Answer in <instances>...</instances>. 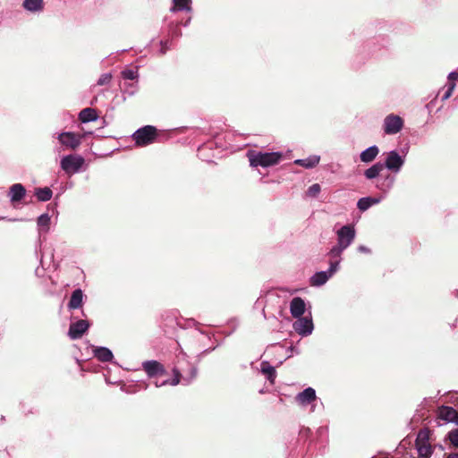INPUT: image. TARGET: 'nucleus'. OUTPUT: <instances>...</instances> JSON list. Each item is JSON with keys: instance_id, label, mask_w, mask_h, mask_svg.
Instances as JSON below:
<instances>
[{"instance_id": "8", "label": "nucleus", "mask_w": 458, "mask_h": 458, "mask_svg": "<svg viewBox=\"0 0 458 458\" xmlns=\"http://www.w3.org/2000/svg\"><path fill=\"white\" fill-rule=\"evenodd\" d=\"M89 326V322L84 319H79L75 322H72L67 335L72 340L80 339L88 331Z\"/></svg>"}, {"instance_id": "42", "label": "nucleus", "mask_w": 458, "mask_h": 458, "mask_svg": "<svg viewBox=\"0 0 458 458\" xmlns=\"http://www.w3.org/2000/svg\"><path fill=\"white\" fill-rule=\"evenodd\" d=\"M446 458H458V453L449 454Z\"/></svg>"}, {"instance_id": "14", "label": "nucleus", "mask_w": 458, "mask_h": 458, "mask_svg": "<svg viewBox=\"0 0 458 458\" xmlns=\"http://www.w3.org/2000/svg\"><path fill=\"white\" fill-rule=\"evenodd\" d=\"M306 310V304L302 298L294 297L290 302V312L293 318L301 317Z\"/></svg>"}, {"instance_id": "11", "label": "nucleus", "mask_w": 458, "mask_h": 458, "mask_svg": "<svg viewBox=\"0 0 458 458\" xmlns=\"http://www.w3.org/2000/svg\"><path fill=\"white\" fill-rule=\"evenodd\" d=\"M404 161L402 157L396 151H391L388 153L386 159L385 167L388 168L393 172H398L403 166Z\"/></svg>"}, {"instance_id": "32", "label": "nucleus", "mask_w": 458, "mask_h": 458, "mask_svg": "<svg viewBox=\"0 0 458 458\" xmlns=\"http://www.w3.org/2000/svg\"><path fill=\"white\" fill-rule=\"evenodd\" d=\"M346 248L341 246L339 243H337L336 246L333 247L329 252V255L332 259L339 258L343 252L344 250Z\"/></svg>"}, {"instance_id": "24", "label": "nucleus", "mask_w": 458, "mask_h": 458, "mask_svg": "<svg viewBox=\"0 0 458 458\" xmlns=\"http://www.w3.org/2000/svg\"><path fill=\"white\" fill-rule=\"evenodd\" d=\"M35 196L37 197L38 201L46 202L51 199L53 196V191L48 187L36 188Z\"/></svg>"}, {"instance_id": "19", "label": "nucleus", "mask_w": 458, "mask_h": 458, "mask_svg": "<svg viewBox=\"0 0 458 458\" xmlns=\"http://www.w3.org/2000/svg\"><path fill=\"white\" fill-rule=\"evenodd\" d=\"M155 378H156V380L154 381V385L157 387H161V386H167V385L176 386L180 383L181 373L179 372V370L177 369H174V377L172 379L166 378V379L160 380L157 377H155Z\"/></svg>"}, {"instance_id": "29", "label": "nucleus", "mask_w": 458, "mask_h": 458, "mask_svg": "<svg viewBox=\"0 0 458 458\" xmlns=\"http://www.w3.org/2000/svg\"><path fill=\"white\" fill-rule=\"evenodd\" d=\"M319 162V157H310L309 158H305V159H298L295 161V164L297 165H300L303 167H306V168H312L314 166H316Z\"/></svg>"}, {"instance_id": "25", "label": "nucleus", "mask_w": 458, "mask_h": 458, "mask_svg": "<svg viewBox=\"0 0 458 458\" xmlns=\"http://www.w3.org/2000/svg\"><path fill=\"white\" fill-rule=\"evenodd\" d=\"M379 202L378 199L372 198V197H365L361 198L358 200L357 208L360 211H366L369 209L371 206L377 204Z\"/></svg>"}, {"instance_id": "18", "label": "nucleus", "mask_w": 458, "mask_h": 458, "mask_svg": "<svg viewBox=\"0 0 458 458\" xmlns=\"http://www.w3.org/2000/svg\"><path fill=\"white\" fill-rule=\"evenodd\" d=\"M98 118V114L96 109L91 108V107H86L79 113V120L82 123H87L89 122L97 121Z\"/></svg>"}, {"instance_id": "23", "label": "nucleus", "mask_w": 458, "mask_h": 458, "mask_svg": "<svg viewBox=\"0 0 458 458\" xmlns=\"http://www.w3.org/2000/svg\"><path fill=\"white\" fill-rule=\"evenodd\" d=\"M385 165L381 162L374 164L372 166L365 170L364 175L367 179L371 180L377 177L384 170Z\"/></svg>"}, {"instance_id": "2", "label": "nucleus", "mask_w": 458, "mask_h": 458, "mask_svg": "<svg viewBox=\"0 0 458 458\" xmlns=\"http://www.w3.org/2000/svg\"><path fill=\"white\" fill-rule=\"evenodd\" d=\"M131 138L137 147L148 146L157 140V130L153 125H145L136 130Z\"/></svg>"}, {"instance_id": "40", "label": "nucleus", "mask_w": 458, "mask_h": 458, "mask_svg": "<svg viewBox=\"0 0 458 458\" xmlns=\"http://www.w3.org/2000/svg\"><path fill=\"white\" fill-rule=\"evenodd\" d=\"M128 88H130V89H127V91L129 92L130 95H133L135 93V91L137 90V85L134 83L129 84Z\"/></svg>"}, {"instance_id": "41", "label": "nucleus", "mask_w": 458, "mask_h": 458, "mask_svg": "<svg viewBox=\"0 0 458 458\" xmlns=\"http://www.w3.org/2000/svg\"><path fill=\"white\" fill-rule=\"evenodd\" d=\"M359 250L361 252H369V249L365 246H360Z\"/></svg>"}, {"instance_id": "39", "label": "nucleus", "mask_w": 458, "mask_h": 458, "mask_svg": "<svg viewBox=\"0 0 458 458\" xmlns=\"http://www.w3.org/2000/svg\"><path fill=\"white\" fill-rule=\"evenodd\" d=\"M458 80V72H451L449 75H448V82L447 83H452V82H454Z\"/></svg>"}, {"instance_id": "7", "label": "nucleus", "mask_w": 458, "mask_h": 458, "mask_svg": "<svg viewBox=\"0 0 458 458\" xmlns=\"http://www.w3.org/2000/svg\"><path fill=\"white\" fill-rule=\"evenodd\" d=\"M403 127V120L396 114H388L384 120V131L386 134H396Z\"/></svg>"}, {"instance_id": "12", "label": "nucleus", "mask_w": 458, "mask_h": 458, "mask_svg": "<svg viewBox=\"0 0 458 458\" xmlns=\"http://www.w3.org/2000/svg\"><path fill=\"white\" fill-rule=\"evenodd\" d=\"M316 399V392L312 387H308L304 389L302 392L299 393L295 397L296 402L302 406L310 404Z\"/></svg>"}, {"instance_id": "28", "label": "nucleus", "mask_w": 458, "mask_h": 458, "mask_svg": "<svg viewBox=\"0 0 458 458\" xmlns=\"http://www.w3.org/2000/svg\"><path fill=\"white\" fill-rule=\"evenodd\" d=\"M261 371L264 375L267 376V378L270 381V383L273 384L276 377V371L275 368L270 366L268 362H262Z\"/></svg>"}, {"instance_id": "34", "label": "nucleus", "mask_w": 458, "mask_h": 458, "mask_svg": "<svg viewBox=\"0 0 458 458\" xmlns=\"http://www.w3.org/2000/svg\"><path fill=\"white\" fill-rule=\"evenodd\" d=\"M448 439L454 446L458 448V428L453 429L448 433Z\"/></svg>"}, {"instance_id": "43", "label": "nucleus", "mask_w": 458, "mask_h": 458, "mask_svg": "<svg viewBox=\"0 0 458 458\" xmlns=\"http://www.w3.org/2000/svg\"><path fill=\"white\" fill-rule=\"evenodd\" d=\"M197 376V369L196 368H192L191 369V377H196Z\"/></svg>"}, {"instance_id": "33", "label": "nucleus", "mask_w": 458, "mask_h": 458, "mask_svg": "<svg viewBox=\"0 0 458 458\" xmlns=\"http://www.w3.org/2000/svg\"><path fill=\"white\" fill-rule=\"evenodd\" d=\"M455 86L456 84L454 82L446 84V90L442 96V101L448 99L452 96L454 89H455Z\"/></svg>"}, {"instance_id": "20", "label": "nucleus", "mask_w": 458, "mask_h": 458, "mask_svg": "<svg viewBox=\"0 0 458 458\" xmlns=\"http://www.w3.org/2000/svg\"><path fill=\"white\" fill-rule=\"evenodd\" d=\"M172 13L185 11L191 12V0H173V5L170 8Z\"/></svg>"}, {"instance_id": "6", "label": "nucleus", "mask_w": 458, "mask_h": 458, "mask_svg": "<svg viewBox=\"0 0 458 458\" xmlns=\"http://www.w3.org/2000/svg\"><path fill=\"white\" fill-rule=\"evenodd\" d=\"M141 366L148 378L167 376V371L164 365L157 360H145L142 362Z\"/></svg>"}, {"instance_id": "22", "label": "nucleus", "mask_w": 458, "mask_h": 458, "mask_svg": "<svg viewBox=\"0 0 458 458\" xmlns=\"http://www.w3.org/2000/svg\"><path fill=\"white\" fill-rule=\"evenodd\" d=\"M378 153V148L377 146H371L360 153V158L361 162L370 163L377 157Z\"/></svg>"}, {"instance_id": "16", "label": "nucleus", "mask_w": 458, "mask_h": 458, "mask_svg": "<svg viewBox=\"0 0 458 458\" xmlns=\"http://www.w3.org/2000/svg\"><path fill=\"white\" fill-rule=\"evenodd\" d=\"M94 356L102 362L112 361L114 355L110 349L104 346L95 347L93 350Z\"/></svg>"}, {"instance_id": "15", "label": "nucleus", "mask_w": 458, "mask_h": 458, "mask_svg": "<svg viewBox=\"0 0 458 458\" xmlns=\"http://www.w3.org/2000/svg\"><path fill=\"white\" fill-rule=\"evenodd\" d=\"M8 195L12 203L20 202L26 195V189L21 183H14L10 187Z\"/></svg>"}, {"instance_id": "35", "label": "nucleus", "mask_w": 458, "mask_h": 458, "mask_svg": "<svg viewBox=\"0 0 458 458\" xmlns=\"http://www.w3.org/2000/svg\"><path fill=\"white\" fill-rule=\"evenodd\" d=\"M321 191L318 183L312 184L307 191V194L310 197H316Z\"/></svg>"}, {"instance_id": "1", "label": "nucleus", "mask_w": 458, "mask_h": 458, "mask_svg": "<svg viewBox=\"0 0 458 458\" xmlns=\"http://www.w3.org/2000/svg\"><path fill=\"white\" fill-rule=\"evenodd\" d=\"M88 134H92V132L89 131L83 134H77L72 131H63L60 133H55L54 138H56L60 144V147L56 148L55 150L58 153L65 149L75 150L81 146L82 140Z\"/></svg>"}, {"instance_id": "37", "label": "nucleus", "mask_w": 458, "mask_h": 458, "mask_svg": "<svg viewBox=\"0 0 458 458\" xmlns=\"http://www.w3.org/2000/svg\"><path fill=\"white\" fill-rule=\"evenodd\" d=\"M170 49L168 41H160V54L165 55Z\"/></svg>"}, {"instance_id": "38", "label": "nucleus", "mask_w": 458, "mask_h": 458, "mask_svg": "<svg viewBox=\"0 0 458 458\" xmlns=\"http://www.w3.org/2000/svg\"><path fill=\"white\" fill-rule=\"evenodd\" d=\"M186 327H194L196 328L197 331H199V322L196 321L195 319L193 318H191V319H188L186 321Z\"/></svg>"}, {"instance_id": "31", "label": "nucleus", "mask_w": 458, "mask_h": 458, "mask_svg": "<svg viewBox=\"0 0 458 458\" xmlns=\"http://www.w3.org/2000/svg\"><path fill=\"white\" fill-rule=\"evenodd\" d=\"M112 74L110 72L103 73L98 80L97 85L104 86L108 85L111 82Z\"/></svg>"}, {"instance_id": "30", "label": "nucleus", "mask_w": 458, "mask_h": 458, "mask_svg": "<svg viewBox=\"0 0 458 458\" xmlns=\"http://www.w3.org/2000/svg\"><path fill=\"white\" fill-rule=\"evenodd\" d=\"M121 74L124 80L130 81L136 80L139 76L138 71L132 69H124L123 71H122Z\"/></svg>"}, {"instance_id": "10", "label": "nucleus", "mask_w": 458, "mask_h": 458, "mask_svg": "<svg viewBox=\"0 0 458 458\" xmlns=\"http://www.w3.org/2000/svg\"><path fill=\"white\" fill-rule=\"evenodd\" d=\"M298 319L293 323L294 330L301 335H309L312 333L313 323L312 319L307 317L297 318Z\"/></svg>"}, {"instance_id": "5", "label": "nucleus", "mask_w": 458, "mask_h": 458, "mask_svg": "<svg viewBox=\"0 0 458 458\" xmlns=\"http://www.w3.org/2000/svg\"><path fill=\"white\" fill-rule=\"evenodd\" d=\"M84 162L81 156L70 154L62 157L60 166L66 174H75L81 170Z\"/></svg>"}, {"instance_id": "4", "label": "nucleus", "mask_w": 458, "mask_h": 458, "mask_svg": "<svg viewBox=\"0 0 458 458\" xmlns=\"http://www.w3.org/2000/svg\"><path fill=\"white\" fill-rule=\"evenodd\" d=\"M430 430L423 428L418 432L415 446L420 458H429L433 453V447L429 443Z\"/></svg>"}, {"instance_id": "3", "label": "nucleus", "mask_w": 458, "mask_h": 458, "mask_svg": "<svg viewBox=\"0 0 458 458\" xmlns=\"http://www.w3.org/2000/svg\"><path fill=\"white\" fill-rule=\"evenodd\" d=\"M282 157L281 153L271 152V153H251L249 154V160L251 166H270L276 165Z\"/></svg>"}, {"instance_id": "13", "label": "nucleus", "mask_w": 458, "mask_h": 458, "mask_svg": "<svg viewBox=\"0 0 458 458\" xmlns=\"http://www.w3.org/2000/svg\"><path fill=\"white\" fill-rule=\"evenodd\" d=\"M438 417L445 421L454 422L458 425V411L450 406H442L439 408Z\"/></svg>"}, {"instance_id": "21", "label": "nucleus", "mask_w": 458, "mask_h": 458, "mask_svg": "<svg viewBox=\"0 0 458 458\" xmlns=\"http://www.w3.org/2000/svg\"><path fill=\"white\" fill-rule=\"evenodd\" d=\"M22 6L30 13L41 12L44 9V0H24Z\"/></svg>"}, {"instance_id": "26", "label": "nucleus", "mask_w": 458, "mask_h": 458, "mask_svg": "<svg viewBox=\"0 0 458 458\" xmlns=\"http://www.w3.org/2000/svg\"><path fill=\"white\" fill-rule=\"evenodd\" d=\"M39 233H47L49 230V225H50V216L48 214L45 213L40 215L38 217L37 221Z\"/></svg>"}, {"instance_id": "27", "label": "nucleus", "mask_w": 458, "mask_h": 458, "mask_svg": "<svg viewBox=\"0 0 458 458\" xmlns=\"http://www.w3.org/2000/svg\"><path fill=\"white\" fill-rule=\"evenodd\" d=\"M330 277L327 272H317L310 279L311 285L320 286L324 284Z\"/></svg>"}, {"instance_id": "17", "label": "nucleus", "mask_w": 458, "mask_h": 458, "mask_svg": "<svg viewBox=\"0 0 458 458\" xmlns=\"http://www.w3.org/2000/svg\"><path fill=\"white\" fill-rule=\"evenodd\" d=\"M83 292L81 289H75L71 295L67 307L69 310H76L82 305Z\"/></svg>"}, {"instance_id": "9", "label": "nucleus", "mask_w": 458, "mask_h": 458, "mask_svg": "<svg viewBox=\"0 0 458 458\" xmlns=\"http://www.w3.org/2000/svg\"><path fill=\"white\" fill-rule=\"evenodd\" d=\"M355 237V230L352 225H344L337 231L338 243L347 248Z\"/></svg>"}, {"instance_id": "36", "label": "nucleus", "mask_w": 458, "mask_h": 458, "mask_svg": "<svg viewBox=\"0 0 458 458\" xmlns=\"http://www.w3.org/2000/svg\"><path fill=\"white\" fill-rule=\"evenodd\" d=\"M339 263H340V260L336 259V260H331L330 261V267L327 271V273L329 274L330 276H333V274L335 272H336L337 268H338V266H339Z\"/></svg>"}, {"instance_id": "44", "label": "nucleus", "mask_w": 458, "mask_h": 458, "mask_svg": "<svg viewBox=\"0 0 458 458\" xmlns=\"http://www.w3.org/2000/svg\"><path fill=\"white\" fill-rule=\"evenodd\" d=\"M190 21H191V17H189V18L186 20V21L183 23V26H184V27L188 26V24L190 23Z\"/></svg>"}]
</instances>
